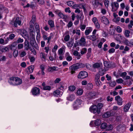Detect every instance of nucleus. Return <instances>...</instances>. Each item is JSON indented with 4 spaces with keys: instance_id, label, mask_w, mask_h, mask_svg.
Here are the masks:
<instances>
[{
    "instance_id": "f257e3e1",
    "label": "nucleus",
    "mask_w": 133,
    "mask_h": 133,
    "mask_svg": "<svg viewBox=\"0 0 133 133\" xmlns=\"http://www.w3.org/2000/svg\"><path fill=\"white\" fill-rule=\"evenodd\" d=\"M103 104L101 103H98L97 105H93L89 108V110L94 113L99 114L101 112V109L103 107Z\"/></svg>"
},
{
    "instance_id": "79ce46f5",
    "label": "nucleus",
    "mask_w": 133,
    "mask_h": 133,
    "mask_svg": "<svg viewBox=\"0 0 133 133\" xmlns=\"http://www.w3.org/2000/svg\"><path fill=\"white\" fill-rule=\"evenodd\" d=\"M36 20V16L34 15H33L32 17L31 20L30 21V23L32 24H34L35 23Z\"/></svg>"
},
{
    "instance_id": "cd10ccee",
    "label": "nucleus",
    "mask_w": 133,
    "mask_h": 133,
    "mask_svg": "<svg viewBox=\"0 0 133 133\" xmlns=\"http://www.w3.org/2000/svg\"><path fill=\"white\" fill-rule=\"evenodd\" d=\"M104 66L108 68H110L111 67L110 64L107 61H105L104 62Z\"/></svg>"
},
{
    "instance_id": "c756f323",
    "label": "nucleus",
    "mask_w": 133,
    "mask_h": 133,
    "mask_svg": "<svg viewBox=\"0 0 133 133\" xmlns=\"http://www.w3.org/2000/svg\"><path fill=\"white\" fill-rule=\"evenodd\" d=\"M56 66L49 67L48 69V71L50 72H52L55 71H56Z\"/></svg>"
},
{
    "instance_id": "dca6fc26",
    "label": "nucleus",
    "mask_w": 133,
    "mask_h": 133,
    "mask_svg": "<svg viewBox=\"0 0 133 133\" xmlns=\"http://www.w3.org/2000/svg\"><path fill=\"white\" fill-rule=\"evenodd\" d=\"M131 106V103L130 102H128L127 103L124 107L123 110L125 112H127L128 110Z\"/></svg>"
},
{
    "instance_id": "37998d69",
    "label": "nucleus",
    "mask_w": 133,
    "mask_h": 133,
    "mask_svg": "<svg viewBox=\"0 0 133 133\" xmlns=\"http://www.w3.org/2000/svg\"><path fill=\"white\" fill-rule=\"evenodd\" d=\"M107 124L106 123H103L101 125V128L102 129H104L107 127Z\"/></svg>"
},
{
    "instance_id": "09e8293b",
    "label": "nucleus",
    "mask_w": 133,
    "mask_h": 133,
    "mask_svg": "<svg viewBox=\"0 0 133 133\" xmlns=\"http://www.w3.org/2000/svg\"><path fill=\"white\" fill-rule=\"evenodd\" d=\"M43 89L44 90H50L51 89L50 86L48 85H46L44 86L43 88Z\"/></svg>"
},
{
    "instance_id": "412c9836",
    "label": "nucleus",
    "mask_w": 133,
    "mask_h": 133,
    "mask_svg": "<svg viewBox=\"0 0 133 133\" xmlns=\"http://www.w3.org/2000/svg\"><path fill=\"white\" fill-rule=\"evenodd\" d=\"M16 79L14 85H19L22 83V81L20 78L16 77Z\"/></svg>"
},
{
    "instance_id": "7c9ffc66",
    "label": "nucleus",
    "mask_w": 133,
    "mask_h": 133,
    "mask_svg": "<svg viewBox=\"0 0 133 133\" xmlns=\"http://www.w3.org/2000/svg\"><path fill=\"white\" fill-rule=\"evenodd\" d=\"M68 100L70 101H72L75 99V96L74 95H71L67 97Z\"/></svg>"
},
{
    "instance_id": "f03ea898",
    "label": "nucleus",
    "mask_w": 133,
    "mask_h": 133,
    "mask_svg": "<svg viewBox=\"0 0 133 133\" xmlns=\"http://www.w3.org/2000/svg\"><path fill=\"white\" fill-rule=\"evenodd\" d=\"M88 76V73L85 71H81L78 74L77 76L79 79H83L86 78Z\"/></svg>"
},
{
    "instance_id": "0e129e2a",
    "label": "nucleus",
    "mask_w": 133,
    "mask_h": 133,
    "mask_svg": "<svg viewBox=\"0 0 133 133\" xmlns=\"http://www.w3.org/2000/svg\"><path fill=\"white\" fill-rule=\"evenodd\" d=\"M127 75V73L125 72H123L121 73V76L123 78H125Z\"/></svg>"
},
{
    "instance_id": "a18cd8bd",
    "label": "nucleus",
    "mask_w": 133,
    "mask_h": 133,
    "mask_svg": "<svg viewBox=\"0 0 133 133\" xmlns=\"http://www.w3.org/2000/svg\"><path fill=\"white\" fill-rule=\"evenodd\" d=\"M83 92V90L81 89H78L77 92V95H81Z\"/></svg>"
},
{
    "instance_id": "f3484780",
    "label": "nucleus",
    "mask_w": 133,
    "mask_h": 133,
    "mask_svg": "<svg viewBox=\"0 0 133 133\" xmlns=\"http://www.w3.org/2000/svg\"><path fill=\"white\" fill-rule=\"evenodd\" d=\"M21 21L18 17H17L14 21V24L15 27L17 26V24L20 25L21 24Z\"/></svg>"
},
{
    "instance_id": "69168bd1",
    "label": "nucleus",
    "mask_w": 133,
    "mask_h": 133,
    "mask_svg": "<svg viewBox=\"0 0 133 133\" xmlns=\"http://www.w3.org/2000/svg\"><path fill=\"white\" fill-rule=\"evenodd\" d=\"M116 30L117 32L119 33L121 32L122 31V29L119 26H118L116 28Z\"/></svg>"
},
{
    "instance_id": "49530a36",
    "label": "nucleus",
    "mask_w": 133,
    "mask_h": 133,
    "mask_svg": "<svg viewBox=\"0 0 133 133\" xmlns=\"http://www.w3.org/2000/svg\"><path fill=\"white\" fill-rule=\"evenodd\" d=\"M67 4L69 6H72L74 4V2L73 1H70L66 2Z\"/></svg>"
},
{
    "instance_id": "a19ab883",
    "label": "nucleus",
    "mask_w": 133,
    "mask_h": 133,
    "mask_svg": "<svg viewBox=\"0 0 133 133\" xmlns=\"http://www.w3.org/2000/svg\"><path fill=\"white\" fill-rule=\"evenodd\" d=\"M35 34L34 35V34H33L32 36L30 38V40L31 43H35L36 42L35 39Z\"/></svg>"
},
{
    "instance_id": "72a5a7b5",
    "label": "nucleus",
    "mask_w": 133,
    "mask_h": 133,
    "mask_svg": "<svg viewBox=\"0 0 133 133\" xmlns=\"http://www.w3.org/2000/svg\"><path fill=\"white\" fill-rule=\"evenodd\" d=\"M64 48H60L58 51V54L59 55H63L64 53H63V51Z\"/></svg>"
},
{
    "instance_id": "f704fd0d",
    "label": "nucleus",
    "mask_w": 133,
    "mask_h": 133,
    "mask_svg": "<svg viewBox=\"0 0 133 133\" xmlns=\"http://www.w3.org/2000/svg\"><path fill=\"white\" fill-rule=\"evenodd\" d=\"M24 43L25 48L26 50H28L29 48V42L27 41H25Z\"/></svg>"
},
{
    "instance_id": "393cba45",
    "label": "nucleus",
    "mask_w": 133,
    "mask_h": 133,
    "mask_svg": "<svg viewBox=\"0 0 133 133\" xmlns=\"http://www.w3.org/2000/svg\"><path fill=\"white\" fill-rule=\"evenodd\" d=\"M17 45L16 42H14L11 44L9 46V48L11 50H15L16 48V46Z\"/></svg>"
},
{
    "instance_id": "4be33fe9",
    "label": "nucleus",
    "mask_w": 133,
    "mask_h": 133,
    "mask_svg": "<svg viewBox=\"0 0 133 133\" xmlns=\"http://www.w3.org/2000/svg\"><path fill=\"white\" fill-rule=\"evenodd\" d=\"M65 56L66 57V59L68 61H70L72 59V57L69 55V53L66 52L65 54Z\"/></svg>"
},
{
    "instance_id": "c85d7f7f",
    "label": "nucleus",
    "mask_w": 133,
    "mask_h": 133,
    "mask_svg": "<svg viewBox=\"0 0 133 133\" xmlns=\"http://www.w3.org/2000/svg\"><path fill=\"white\" fill-rule=\"evenodd\" d=\"M130 32L128 30H125L124 33V34L125 36L127 38H129L130 37Z\"/></svg>"
},
{
    "instance_id": "20e7f679",
    "label": "nucleus",
    "mask_w": 133,
    "mask_h": 133,
    "mask_svg": "<svg viewBox=\"0 0 133 133\" xmlns=\"http://www.w3.org/2000/svg\"><path fill=\"white\" fill-rule=\"evenodd\" d=\"M111 6L112 8V11L114 12L117 10L119 7V5L117 2H115L111 4Z\"/></svg>"
},
{
    "instance_id": "a211bd4d",
    "label": "nucleus",
    "mask_w": 133,
    "mask_h": 133,
    "mask_svg": "<svg viewBox=\"0 0 133 133\" xmlns=\"http://www.w3.org/2000/svg\"><path fill=\"white\" fill-rule=\"evenodd\" d=\"M53 93L55 96L58 97L61 96L62 94V93L60 92L59 90H57L55 91Z\"/></svg>"
},
{
    "instance_id": "6ab92c4d",
    "label": "nucleus",
    "mask_w": 133,
    "mask_h": 133,
    "mask_svg": "<svg viewBox=\"0 0 133 133\" xmlns=\"http://www.w3.org/2000/svg\"><path fill=\"white\" fill-rule=\"evenodd\" d=\"M92 5L94 8H96L99 5V4L101 5V3H99L98 0H93L92 2Z\"/></svg>"
},
{
    "instance_id": "2f4dec72",
    "label": "nucleus",
    "mask_w": 133,
    "mask_h": 133,
    "mask_svg": "<svg viewBox=\"0 0 133 133\" xmlns=\"http://www.w3.org/2000/svg\"><path fill=\"white\" fill-rule=\"evenodd\" d=\"M29 72L30 73H31L33 72L34 69V66L33 65H31L28 68Z\"/></svg>"
},
{
    "instance_id": "052dcab7",
    "label": "nucleus",
    "mask_w": 133,
    "mask_h": 133,
    "mask_svg": "<svg viewBox=\"0 0 133 133\" xmlns=\"http://www.w3.org/2000/svg\"><path fill=\"white\" fill-rule=\"evenodd\" d=\"M29 58L30 61V62L32 64L34 63L35 60V58L33 56Z\"/></svg>"
},
{
    "instance_id": "0eeeda50",
    "label": "nucleus",
    "mask_w": 133,
    "mask_h": 133,
    "mask_svg": "<svg viewBox=\"0 0 133 133\" xmlns=\"http://www.w3.org/2000/svg\"><path fill=\"white\" fill-rule=\"evenodd\" d=\"M82 101L80 99H77L75 102L74 104V109H77V107H79V105L82 103Z\"/></svg>"
},
{
    "instance_id": "4468645a",
    "label": "nucleus",
    "mask_w": 133,
    "mask_h": 133,
    "mask_svg": "<svg viewBox=\"0 0 133 133\" xmlns=\"http://www.w3.org/2000/svg\"><path fill=\"white\" fill-rule=\"evenodd\" d=\"M101 22L106 25L108 24L109 23V22L107 18L104 16H102L100 18Z\"/></svg>"
},
{
    "instance_id": "bf43d9fd",
    "label": "nucleus",
    "mask_w": 133,
    "mask_h": 133,
    "mask_svg": "<svg viewBox=\"0 0 133 133\" xmlns=\"http://www.w3.org/2000/svg\"><path fill=\"white\" fill-rule=\"evenodd\" d=\"M108 70V69H103L102 70L101 72H99V75L101 76H103L105 74V72Z\"/></svg>"
},
{
    "instance_id": "338daca9",
    "label": "nucleus",
    "mask_w": 133,
    "mask_h": 133,
    "mask_svg": "<svg viewBox=\"0 0 133 133\" xmlns=\"http://www.w3.org/2000/svg\"><path fill=\"white\" fill-rule=\"evenodd\" d=\"M116 81L118 83H121L123 82V80L121 78L117 79Z\"/></svg>"
},
{
    "instance_id": "6e6d98bb",
    "label": "nucleus",
    "mask_w": 133,
    "mask_h": 133,
    "mask_svg": "<svg viewBox=\"0 0 133 133\" xmlns=\"http://www.w3.org/2000/svg\"><path fill=\"white\" fill-rule=\"evenodd\" d=\"M35 28L36 30V31H40L39 27V25L38 24L36 23L35 24Z\"/></svg>"
},
{
    "instance_id": "6e6552de",
    "label": "nucleus",
    "mask_w": 133,
    "mask_h": 133,
    "mask_svg": "<svg viewBox=\"0 0 133 133\" xmlns=\"http://www.w3.org/2000/svg\"><path fill=\"white\" fill-rule=\"evenodd\" d=\"M40 90L39 88L35 87L33 88L31 90L33 95L36 96L40 94Z\"/></svg>"
},
{
    "instance_id": "603ef678",
    "label": "nucleus",
    "mask_w": 133,
    "mask_h": 133,
    "mask_svg": "<svg viewBox=\"0 0 133 133\" xmlns=\"http://www.w3.org/2000/svg\"><path fill=\"white\" fill-rule=\"evenodd\" d=\"M70 38V36L69 35H67L65 36L64 38V39L66 42L68 41Z\"/></svg>"
},
{
    "instance_id": "aec40b11",
    "label": "nucleus",
    "mask_w": 133,
    "mask_h": 133,
    "mask_svg": "<svg viewBox=\"0 0 133 133\" xmlns=\"http://www.w3.org/2000/svg\"><path fill=\"white\" fill-rule=\"evenodd\" d=\"M86 37L88 39H90L92 41H95L97 38L96 36L94 35L92 36H87Z\"/></svg>"
},
{
    "instance_id": "9d476101",
    "label": "nucleus",
    "mask_w": 133,
    "mask_h": 133,
    "mask_svg": "<svg viewBox=\"0 0 133 133\" xmlns=\"http://www.w3.org/2000/svg\"><path fill=\"white\" fill-rule=\"evenodd\" d=\"M58 15L61 18L63 19L64 21L67 22V19L68 18V16L67 15H64L60 12H58Z\"/></svg>"
},
{
    "instance_id": "a878e982",
    "label": "nucleus",
    "mask_w": 133,
    "mask_h": 133,
    "mask_svg": "<svg viewBox=\"0 0 133 133\" xmlns=\"http://www.w3.org/2000/svg\"><path fill=\"white\" fill-rule=\"evenodd\" d=\"M58 47V46L57 45H55L54 46L53 49L52 50V52L54 53L55 58L56 57V51L57 50Z\"/></svg>"
},
{
    "instance_id": "864d4df0",
    "label": "nucleus",
    "mask_w": 133,
    "mask_h": 133,
    "mask_svg": "<svg viewBox=\"0 0 133 133\" xmlns=\"http://www.w3.org/2000/svg\"><path fill=\"white\" fill-rule=\"evenodd\" d=\"M40 56L42 58H43L45 60V54L43 52H41L40 53Z\"/></svg>"
},
{
    "instance_id": "f8f14e48",
    "label": "nucleus",
    "mask_w": 133,
    "mask_h": 133,
    "mask_svg": "<svg viewBox=\"0 0 133 133\" xmlns=\"http://www.w3.org/2000/svg\"><path fill=\"white\" fill-rule=\"evenodd\" d=\"M102 63L101 62H96L93 64L92 65V67L94 69H98L102 66Z\"/></svg>"
},
{
    "instance_id": "3c124183",
    "label": "nucleus",
    "mask_w": 133,
    "mask_h": 133,
    "mask_svg": "<svg viewBox=\"0 0 133 133\" xmlns=\"http://www.w3.org/2000/svg\"><path fill=\"white\" fill-rule=\"evenodd\" d=\"M69 90L71 91H74L76 89V87L74 86H70L69 87Z\"/></svg>"
},
{
    "instance_id": "680f3d73",
    "label": "nucleus",
    "mask_w": 133,
    "mask_h": 133,
    "mask_svg": "<svg viewBox=\"0 0 133 133\" xmlns=\"http://www.w3.org/2000/svg\"><path fill=\"white\" fill-rule=\"evenodd\" d=\"M30 31L31 32H34V27L33 25L32 24L31 25H30Z\"/></svg>"
},
{
    "instance_id": "473e14b6",
    "label": "nucleus",
    "mask_w": 133,
    "mask_h": 133,
    "mask_svg": "<svg viewBox=\"0 0 133 133\" xmlns=\"http://www.w3.org/2000/svg\"><path fill=\"white\" fill-rule=\"evenodd\" d=\"M43 38L44 40H47L48 41V37H47V33L45 31L42 32Z\"/></svg>"
},
{
    "instance_id": "58836bf2",
    "label": "nucleus",
    "mask_w": 133,
    "mask_h": 133,
    "mask_svg": "<svg viewBox=\"0 0 133 133\" xmlns=\"http://www.w3.org/2000/svg\"><path fill=\"white\" fill-rule=\"evenodd\" d=\"M94 123L96 126H99L101 124V122L99 119H96L95 120Z\"/></svg>"
},
{
    "instance_id": "39448f33",
    "label": "nucleus",
    "mask_w": 133,
    "mask_h": 133,
    "mask_svg": "<svg viewBox=\"0 0 133 133\" xmlns=\"http://www.w3.org/2000/svg\"><path fill=\"white\" fill-rule=\"evenodd\" d=\"M96 95V93L94 92H92L87 93L86 96L89 99H93L95 98Z\"/></svg>"
},
{
    "instance_id": "5fc2aeb1",
    "label": "nucleus",
    "mask_w": 133,
    "mask_h": 133,
    "mask_svg": "<svg viewBox=\"0 0 133 133\" xmlns=\"http://www.w3.org/2000/svg\"><path fill=\"white\" fill-rule=\"evenodd\" d=\"M109 84L110 86L111 87H114L116 85V83L114 81L110 82H109Z\"/></svg>"
},
{
    "instance_id": "13d9d810",
    "label": "nucleus",
    "mask_w": 133,
    "mask_h": 133,
    "mask_svg": "<svg viewBox=\"0 0 133 133\" xmlns=\"http://www.w3.org/2000/svg\"><path fill=\"white\" fill-rule=\"evenodd\" d=\"M23 39L21 38H19L15 42L16 43H21L23 42Z\"/></svg>"
},
{
    "instance_id": "c03bdc74",
    "label": "nucleus",
    "mask_w": 133,
    "mask_h": 133,
    "mask_svg": "<svg viewBox=\"0 0 133 133\" xmlns=\"http://www.w3.org/2000/svg\"><path fill=\"white\" fill-rule=\"evenodd\" d=\"M104 4L106 8H107L109 6V1L108 0H105L104 1Z\"/></svg>"
},
{
    "instance_id": "423d86ee",
    "label": "nucleus",
    "mask_w": 133,
    "mask_h": 133,
    "mask_svg": "<svg viewBox=\"0 0 133 133\" xmlns=\"http://www.w3.org/2000/svg\"><path fill=\"white\" fill-rule=\"evenodd\" d=\"M115 112L112 110L107 111L103 115V117L105 118H108L110 116H113L115 114Z\"/></svg>"
},
{
    "instance_id": "4d7b16f0",
    "label": "nucleus",
    "mask_w": 133,
    "mask_h": 133,
    "mask_svg": "<svg viewBox=\"0 0 133 133\" xmlns=\"http://www.w3.org/2000/svg\"><path fill=\"white\" fill-rule=\"evenodd\" d=\"M87 51V49L86 48H83L81 52V54L83 55Z\"/></svg>"
},
{
    "instance_id": "bb28decb",
    "label": "nucleus",
    "mask_w": 133,
    "mask_h": 133,
    "mask_svg": "<svg viewBox=\"0 0 133 133\" xmlns=\"http://www.w3.org/2000/svg\"><path fill=\"white\" fill-rule=\"evenodd\" d=\"M85 7V4H78V8L83 9L84 11H85L86 10Z\"/></svg>"
},
{
    "instance_id": "e2e57ef3",
    "label": "nucleus",
    "mask_w": 133,
    "mask_h": 133,
    "mask_svg": "<svg viewBox=\"0 0 133 133\" xmlns=\"http://www.w3.org/2000/svg\"><path fill=\"white\" fill-rule=\"evenodd\" d=\"M124 43L127 45L130 46V42H129L127 39H125L124 41Z\"/></svg>"
},
{
    "instance_id": "2eb2a0df",
    "label": "nucleus",
    "mask_w": 133,
    "mask_h": 133,
    "mask_svg": "<svg viewBox=\"0 0 133 133\" xmlns=\"http://www.w3.org/2000/svg\"><path fill=\"white\" fill-rule=\"evenodd\" d=\"M79 44L81 46H85L86 44L85 39L83 37H81L80 40Z\"/></svg>"
},
{
    "instance_id": "5701e85b",
    "label": "nucleus",
    "mask_w": 133,
    "mask_h": 133,
    "mask_svg": "<svg viewBox=\"0 0 133 133\" xmlns=\"http://www.w3.org/2000/svg\"><path fill=\"white\" fill-rule=\"evenodd\" d=\"M48 24L51 28H52L54 27V21L51 19H50L48 21Z\"/></svg>"
},
{
    "instance_id": "8fccbe9b",
    "label": "nucleus",
    "mask_w": 133,
    "mask_h": 133,
    "mask_svg": "<svg viewBox=\"0 0 133 133\" xmlns=\"http://www.w3.org/2000/svg\"><path fill=\"white\" fill-rule=\"evenodd\" d=\"M18 55V51L17 50H15L13 53V55L14 57H17Z\"/></svg>"
},
{
    "instance_id": "774afa93",
    "label": "nucleus",
    "mask_w": 133,
    "mask_h": 133,
    "mask_svg": "<svg viewBox=\"0 0 133 133\" xmlns=\"http://www.w3.org/2000/svg\"><path fill=\"white\" fill-rule=\"evenodd\" d=\"M17 47L19 49H21L23 47V44H19L18 45Z\"/></svg>"
},
{
    "instance_id": "de8ad7c7",
    "label": "nucleus",
    "mask_w": 133,
    "mask_h": 133,
    "mask_svg": "<svg viewBox=\"0 0 133 133\" xmlns=\"http://www.w3.org/2000/svg\"><path fill=\"white\" fill-rule=\"evenodd\" d=\"M9 49L7 46H6L1 49V51L2 52H5L7 51Z\"/></svg>"
},
{
    "instance_id": "e433bc0d",
    "label": "nucleus",
    "mask_w": 133,
    "mask_h": 133,
    "mask_svg": "<svg viewBox=\"0 0 133 133\" xmlns=\"http://www.w3.org/2000/svg\"><path fill=\"white\" fill-rule=\"evenodd\" d=\"M86 26L85 25L83 24V23L82 22L80 24V29L82 31H84L85 29Z\"/></svg>"
},
{
    "instance_id": "ddd939ff",
    "label": "nucleus",
    "mask_w": 133,
    "mask_h": 133,
    "mask_svg": "<svg viewBox=\"0 0 133 133\" xmlns=\"http://www.w3.org/2000/svg\"><path fill=\"white\" fill-rule=\"evenodd\" d=\"M16 77H12L9 78L8 80V82L10 84L15 85V84L16 80Z\"/></svg>"
},
{
    "instance_id": "9b49d317",
    "label": "nucleus",
    "mask_w": 133,
    "mask_h": 133,
    "mask_svg": "<svg viewBox=\"0 0 133 133\" xmlns=\"http://www.w3.org/2000/svg\"><path fill=\"white\" fill-rule=\"evenodd\" d=\"M115 99L117 101V103L118 105H121L122 104V99L119 96H117L115 97Z\"/></svg>"
},
{
    "instance_id": "7ed1b4c3",
    "label": "nucleus",
    "mask_w": 133,
    "mask_h": 133,
    "mask_svg": "<svg viewBox=\"0 0 133 133\" xmlns=\"http://www.w3.org/2000/svg\"><path fill=\"white\" fill-rule=\"evenodd\" d=\"M84 65L82 63H77L71 66V68L72 70L77 69L84 67Z\"/></svg>"
},
{
    "instance_id": "b1692460",
    "label": "nucleus",
    "mask_w": 133,
    "mask_h": 133,
    "mask_svg": "<svg viewBox=\"0 0 133 133\" xmlns=\"http://www.w3.org/2000/svg\"><path fill=\"white\" fill-rule=\"evenodd\" d=\"M92 29L91 27H89L88 29H86L85 32V34L86 35H89L92 31Z\"/></svg>"
},
{
    "instance_id": "1a4fd4ad",
    "label": "nucleus",
    "mask_w": 133,
    "mask_h": 133,
    "mask_svg": "<svg viewBox=\"0 0 133 133\" xmlns=\"http://www.w3.org/2000/svg\"><path fill=\"white\" fill-rule=\"evenodd\" d=\"M100 76L98 75H97L95 77V83L96 85L98 86H99L101 84V82L100 81L99 78Z\"/></svg>"
},
{
    "instance_id": "ea45409f",
    "label": "nucleus",
    "mask_w": 133,
    "mask_h": 133,
    "mask_svg": "<svg viewBox=\"0 0 133 133\" xmlns=\"http://www.w3.org/2000/svg\"><path fill=\"white\" fill-rule=\"evenodd\" d=\"M133 26V21L131 20L130 21V23L128 25V28L130 30L131 29Z\"/></svg>"
},
{
    "instance_id": "4c0bfd02",
    "label": "nucleus",
    "mask_w": 133,
    "mask_h": 133,
    "mask_svg": "<svg viewBox=\"0 0 133 133\" xmlns=\"http://www.w3.org/2000/svg\"><path fill=\"white\" fill-rule=\"evenodd\" d=\"M74 43L73 40L70 41L67 43V45L68 47H71L72 46Z\"/></svg>"
},
{
    "instance_id": "c9c22d12",
    "label": "nucleus",
    "mask_w": 133,
    "mask_h": 133,
    "mask_svg": "<svg viewBox=\"0 0 133 133\" xmlns=\"http://www.w3.org/2000/svg\"><path fill=\"white\" fill-rule=\"evenodd\" d=\"M6 8L2 4H0V14H1L5 10Z\"/></svg>"
}]
</instances>
